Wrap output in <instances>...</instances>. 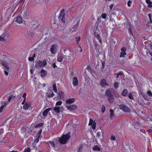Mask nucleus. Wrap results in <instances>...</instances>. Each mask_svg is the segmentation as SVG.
I'll use <instances>...</instances> for the list:
<instances>
[{
	"instance_id": "nucleus-31",
	"label": "nucleus",
	"mask_w": 152,
	"mask_h": 152,
	"mask_svg": "<svg viewBox=\"0 0 152 152\" xmlns=\"http://www.w3.org/2000/svg\"><path fill=\"white\" fill-rule=\"evenodd\" d=\"M101 111L102 113H104L105 110V107L104 105H101Z\"/></svg>"
},
{
	"instance_id": "nucleus-9",
	"label": "nucleus",
	"mask_w": 152,
	"mask_h": 152,
	"mask_svg": "<svg viewBox=\"0 0 152 152\" xmlns=\"http://www.w3.org/2000/svg\"><path fill=\"white\" fill-rule=\"evenodd\" d=\"M58 47V46L56 45H52L50 48V51L52 54H54L55 53V51L56 48Z\"/></svg>"
},
{
	"instance_id": "nucleus-46",
	"label": "nucleus",
	"mask_w": 152,
	"mask_h": 152,
	"mask_svg": "<svg viewBox=\"0 0 152 152\" xmlns=\"http://www.w3.org/2000/svg\"><path fill=\"white\" fill-rule=\"evenodd\" d=\"M31 151L30 149L28 148L24 150V152H30Z\"/></svg>"
},
{
	"instance_id": "nucleus-14",
	"label": "nucleus",
	"mask_w": 152,
	"mask_h": 152,
	"mask_svg": "<svg viewBox=\"0 0 152 152\" xmlns=\"http://www.w3.org/2000/svg\"><path fill=\"white\" fill-rule=\"evenodd\" d=\"M75 99L74 98L69 99L66 100V103L67 104L72 103L75 101Z\"/></svg>"
},
{
	"instance_id": "nucleus-44",
	"label": "nucleus",
	"mask_w": 152,
	"mask_h": 152,
	"mask_svg": "<svg viewBox=\"0 0 152 152\" xmlns=\"http://www.w3.org/2000/svg\"><path fill=\"white\" fill-rule=\"evenodd\" d=\"M132 3V1L130 0H129L127 3V5L129 7H130Z\"/></svg>"
},
{
	"instance_id": "nucleus-33",
	"label": "nucleus",
	"mask_w": 152,
	"mask_h": 152,
	"mask_svg": "<svg viewBox=\"0 0 152 152\" xmlns=\"http://www.w3.org/2000/svg\"><path fill=\"white\" fill-rule=\"evenodd\" d=\"M63 58V56H61L58 58L57 60L58 61L61 62L62 61Z\"/></svg>"
},
{
	"instance_id": "nucleus-22",
	"label": "nucleus",
	"mask_w": 152,
	"mask_h": 152,
	"mask_svg": "<svg viewBox=\"0 0 152 152\" xmlns=\"http://www.w3.org/2000/svg\"><path fill=\"white\" fill-rule=\"evenodd\" d=\"M34 35V34L33 32L29 31L27 32L26 36L27 37H32Z\"/></svg>"
},
{
	"instance_id": "nucleus-12",
	"label": "nucleus",
	"mask_w": 152,
	"mask_h": 152,
	"mask_svg": "<svg viewBox=\"0 0 152 152\" xmlns=\"http://www.w3.org/2000/svg\"><path fill=\"white\" fill-rule=\"evenodd\" d=\"M15 19V21L19 24L23 22V19L20 16H18Z\"/></svg>"
},
{
	"instance_id": "nucleus-58",
	"label": "nucleus",
	"mask_w": 152,
	"mask_h": 152,
	"mask_svg": "<svg viewBox=\"0 0 152 152\" xmlns=\"http://www.w3.org/2000/svg\"><path fill=\"white\" fill-rule=\"evenodd\" d=\"M76 39H77V42H79V41H80V37H76Z\"/></svg>"
},
{
	"instance_id": "nucleus-51",
	"label": "nucleus",
	"mask_w": 152,
	"mask_h": 152,
	"mask_svg": "<svg viewBox=\"0 0 152 152\" xmlns=\"http://www.w3.org/2000/svg\"><path fill=\"white\" fill-rule=\"evenodd\" d=\"M146 3L148 4H152V2H151L150 0H146Z\"/></svg>"
},
{
	"instance_id": "nucleus-25",
	"label": "nucleus",
	"mask_w": 152,
	"mask_h": 152,
	"mask_svg": "<svg viewBox=\"0 0 152 152\" xmlns=\"http://www.w3.org/2000/svg\"><path fill=\"white\" fill-rule=\"evenodd\" d=\"M47 143H48L49 145H50L52 147H55V143H54L53 141H50L48 142H47Z\"/></svg>"
},
{
	"instance_id": "nucleus-39",
	"label": "nucleus",
	"mask_w": 152,
	"mask_h": 152,
	"mask_svg": "<svg viewBox=\"0 0 152 152\" xmlns=\"http://www.w3.org/2000/svg\"><path fill=\"white\" fill-rule=\"evenodd\" d=\"M42 66H45L47 64V62L46 60H45L42 61Z\"/></svg>"
},
{
	"instance_id": "nucleus-56",
	"label": "nucleus",
	"mask_w": 152,
	"mask_h": 152,
	"mask_svg": "<svg viewBox=\"0 0 152 152\" xmlns=\"http://www.w3.org/2000/svg\"><path fill=\"white\" fill-rule=\"evenodd\" d=\"M39 138L38 137L36 138V139L34 141V142L36 143L38 142L39 141Z\"/></svg>"
},
{
	"instance_id": "nucleus-1",
	"label": "nucleus",
	"mask_w": 152,
	"mask_h": 152,
	"mask_svg": "<svg viewBox=\"0 0 152 152\" xmlns=\"http://www.w3.org/2000/svg\"><path fill=\"white\" fill-rule=\"evenodd\" d=\"M70 137V133H68L67 134L63 135L61 138H59L58 141L62 144H64Z\"/></svg>"
},
{
	"instance_id": "nucleus-26",
	"label": "nucleus",
	"mask_w": 152,
	"mask_h": 152,
	"mask_svg": "<svg viewBox=\"0 0 152 152\" xmlns=\"http://www.w3.org/2000/svg\"><path fill=\"white\" fill-rule=\"evenodd\" d=\"M80 22V19H79L77 20V23H76V25L73 28L75 30L77 28H78V26H79V23Z\"/></svg>"
},
{
	"instance_id": "nucleus-52",
	"label": "nucleus",
	"mask_w": 152,
	"mask_h": 152,
	"mask_svg": "<svg viewBox=\"0 0 152 152\" xmlns=\"http://www.w3.org/2000/svg\"><path fill=\"white\" fill-rule=\"evenodd\" d=\"M49 95H48V96L49 97H52L54 96V94L53 93V91H52V92Z\"/></svg>"
},
{
	"instance_id": "nucleus-48",
	"label": "nucleus",
	"mask_w": 152,
	"mask_h": 152,
	"mask_svg": "<svg viewBox=\"0 0 152 152\" xmlns=\"http://www.w3.org/2000/svg\"><path fill=\"white\" fill-rule=\"evenodd\" d=\"M116 138L115 136L113 135H112L111 138L110 140H115Z\"/></svg>"
},
{
	"instance_id": "nucleus-11",
	"label": "nucleus",
	"mask_w": 152,
	"mask_h": 152,
	"mask_svg": "<svg viewBox=\"0 0 152 152\" xmlns=\"http://www.w3.org/2000/svg\"><path fill=\"white\" fill-rule=\"evenodd\" d=\"M31 105V104L30 102H26L23 106V108L25 110H27Z\"/></svg>"
},
{
	"instance_id": "nucleus-19",
	"label": "nucleus",
	"mask_w": 152,
	"mask_h": 152,
	"mask_svg": "<svg viewBox=\"0 0 152 152\" xmlns=\"http://www.w3.org/2000/svg\"><path fill=\"white\" fill-rule=\"evenodd\" d=\"M94 36L95 37L99 40L100 43H101L102 42V39L101 37L99 36V35L95 32Z\"/></svg>"
},
{
	"instance_id": "nucleus-60",
	"label": "nucleus",
	"mask_w": 152,
	"mask_h": 152,
	"mask_svg": "<svg viewBox=\"0 0 152 152\" xmlns=\"http://www.w3.org/2000/svg\"><path fill=\"white\" fill-rule=\"evenodd\" d=\"M42 132V130L41 129H40L38 132L39 135L40 134H41V133Z\"/></svg>"
},
{
	"instance_id": "nucleus-32",
	"label": "nucleus",
	"mask_w": 152,
	"mask_h": 152,
	"mask_svg": "<svg viewBox=\"0 0 152 152\" xmlns=\"http://www.w3.org/2000/svg\"><path fill=\"white\" fill-rule=\"evenodd\" d=\"M43 125V123H39L37 124L36 125V126H35V128H37L39 127H40L42 126Z\"/></svg>"
},
{
	"instance_id": "nucleus-7",
	"label": "nucleus",
	"mask_w": 152,
	"mask_h": 152,
	"mask_svg": "<svg viewBox=\"0 0 152 152\" xmlns=\"http://www.w3.org/2000/svg\"><path fill=\"white\" fill-rule=\"evenodd\" d=\"M0 64H1L2 66L5 68V69L8 70L9 69V67L8 66V63L3 61V60H0Z\"/></svg>"
},
{
	"instance_id": "nucleus-38",
	"label": "nucleus",
	"mask_w": 152,
	"mask_h": 152,
	"mask_svg": "<svg viewBox=\"0 0 152 152\" xmlns=\"http://www.w3.org/2000/svg\"><path fill=\"white\" fill-rule=\"evenodd\" d=\"M126 50V48L125 47H123L121 49V52L126 53L125 52Z\"/></svg>"
},
{
	"instance_id": "nucleus-15",
	"label": "nucleus",
	"mask_w": 152,
	"mask_h": 152,
	"mask_svg": "<svg viewBox=\"0 0 152 152\" xmlns=\"http://www.w3.org/2000/svg\"><path fill=\"white\" fill-rule=\"evenodd\" d=\"M51 110V108H49L45 109L42 113V115L44 116H46L48 114L49 111Z\"/></svg>"
},
{
	"instance_id": "nucleus-35",
	"label": "nucleus",
	"mask_w": 152,
	"mask_h": 152,
	"mask_svg": "<svg viewBox=\"0 0 152 152\" xmlns=\"http://www.w3.org/2000/svg\"><path fill=\"white\" fill-rule=\"evenodd\" d=\"M126 55V53L121 52L120 53V57H124L125 55Z\"/></svg>"
},
{
	"instance_id": "nucleus-54",
	"label": "nucleus",
	"mask_w": 152,
	"mask_h": 152,
	"mask_svg": "<svg viewBox=\"0 0 152 152\" xmlns=\"http://www.w3.org/2000/svg\"><path fill=\"white\" fill-rule=\"evenodd\" d=\"M113 6H114V5L113 4H111L110 5L109 7H110V10H111L112 9Z\"/></svg>"
},
{
	"instance_id": "nucleus-55",
	"label": "nucleus",
	"mask_w": 152,
	"mask_h": 152,
	"mask_svg": "<svg viewBox=\"0 0 152 152\" xmlns=\"http://www.w3.org/2000/svg\"><path fill=\"white\" fill-rule=\"evenodd\" d=\"M100 134L99 132H97L96 133V137L99 138L100 136Z\"/></svg>"
},
{
	"instance_id": "nucleus-41",
	"label": "nucleus",
	"mask_w": 152,
	"mask_h": 152,
	"mask_svg": "<svg viewBox=\"0 0 152 152\" xmlns=\"http://www.w3.org/2000/svg\"><path fill=\"white\" fill-rule=\"evenodd\" d=\"M107 16V15L106 13H102L101 15V17L102 18L104 19H105Z\"/></svg>"
},
{
	"instance_id": "nucleus-57",
	"label": "nucleus",
	"mask_w": 152,
	"mask_h": 152,
	"mask_svg": "<svg viewBox=\"0 0 152 152\" xmlns=\"http://www.w3.org/2000/svg\"><path fill=\"white\" fill-rule=\"evenodd\" d=\"M52 65H53V67L54 68H55L57 67V66L56 65V64L55 63H53V64Z\"/></svg>"
},
{
	"instance_id": "nucleus-27",
	"label": "nucleus",
	"mask_w": 152,
	"mask_h": 152,
	"mask_svg": "<svg viewBox=\"0 0 152 152\" xmlns=\"http://www.w3.org/2000/svg\"><path fill=\"white\" fill-rule=\"evenodd\" d=\"M93 149L94 151H100V148L97 145L94 146L93 148Z\"/></svg>"
},
{
	"instance_id": "nucleus-20",
	"label": "nucleus",
	"mask_w": 152,
	"mask_h": 152,
	"mask_svg": "<svg viewBox=\"0 0 152 152\" xmlns=\"http://www.w3.org/2000/svg\"><path fill=\"white\" fill-rule=\"evenodd\" d=\"M73 84L75 86H76L78 84V81L76 77H74L73 78Z\"/></svg>"
},
{
	"instance_id": "nucleus-23",
	"label": "nucleus",
	"mask_w": 152,
	"mask_h": 152,
	"mask_svg": "<svg viewBox=\"0 0 152 152\" xmlns=\"http://www.w3.org/2000/svg\"><path fill=\"white\" fill-rule=\"evenodd\" d=\"M128 93V90L126 89H124L123 90L122 93V95L123 96H126Z\"/></svg>"
},
{
	"instance_id": "nucleus-5",
	"label": "nucleus",
	"mask_w": 152,
	"mask_h": 152,
	"mask_svg": "<svg viewBox=\"0 0 152 152\" xmlns=\"http://www.w3.org/2000/svg\"><path fill=\"white\" fill-rule=\"evenodd\" d=\"M113 89L111 88H108L105 91V95L107 97L113 96L112 94Z\"/></svg>"
},
{
	"instance_id": "nucleus-49",
	"label": "nucleus",
	"mask_w": 152,
	"mask_h": 152,
	"mask_svg": "<svg viewBox=\"0 0 152 152\" xmlns=\"http://www.w3.org/2000/svg\"><path fill=\"white\" fill-rule=\"evenodd\" d=\"M5 104H4L1 107H0V113L2 112V110H3L4 108L5 107Z\"/></svg>"
},
{
	"instance_id": "nucleus-2",
	"label": "nucleus",
	"mask_w": 152,
	"mask_h": 152,
	"mask_svg": "<svg viewBox=\"0 0 152 152\" xmlns=\"http://www.w3.org/2000/svg\"><path fill=\"white\" fill-rule=\"evenodd\" d=\"M64 9H62L59 13L58 16V19L62 21L64 23H65V13Z\"/></svg>"
},
{
	"instance_id": "nucleus-45",
	"label": "nucleus",
	"mask_w": 152,
	"mask_h": 152,
	"mask_svg": "<svg viewBox=\"0 0 152 152\" xmlns=\"http://www.w3.org/2000/svg\"><path fill=\"white\" fill-rule=\"evenodd\" d=\"M102 68L104 69V66L105 65V62L104 61H102Z\"/></svg>"
},
{
	"instance_id": "nucleus-4",
	"label": "nucleus",
	"mask_w": 152,
	"mask_h": 152,
	"mask_svg": "<svg viewBox=\"0 0 152 152\" xmlns=\"http://www.w3.org/2000/svg\"><path fill=\"white\" fill-rule=\"evenodd\" d=\"M52 111L53 113H58L63 110V107H57L51 108Z\"/></svg>"
},
{
	"instance_id": "nucleus-13",
	"label": "nucleus",
	"mask_w": 152,
	"mask_h": 152,
	"mask_svg": "<svg viewBox=\"0 0 152 152\" xmlns=\"http://www.w3.org/2000/svg\"><path fill=\"white\" fill-rule=\"evenodd\" d=\"M3 129H0V143H1L2 142L4 143L5 142V141L4 140V139L2 138V135L1 134L3 133Z\"/></svg>"
},
{
	"instance_id": "nucleus-30",
	"label": "nucleus",
	"mask_w": 152,
	"mask_h": 152,
	"mask_svg": "<svg viewBox=\"0 0 152 152\" xmlns=\"http://www.w3.org/2000/svg\"><path fill=\"white\" fill-rule=\"evenodd\" d=\"M53 90L55 92H56L57 91V89L56 83L53 84Z\"/></svg>"
},
{
	"instance_id": "nucleus-24",
	"label": "nucleus",
	"mask_w": 152,
	"mask_h": 152,
	"mask_svg": "<svg viewBox=\"0 0 152 152\" xmlns=\"http://www.w3.org/2000/svg\"><path fill=\"white\" fill-rule=\"evenodd\" d=\"M58 95L60 97L61 99H63L64 98V93L62 91H60L58 93Z\"/></svg>"
},
{
	"instance_id": "nucleus-6",
	"label": "nucleus",
	"mask_w": 152,
	"mask_h": 152,
	"mask_svg": "<svg viewBox=\"0 0 152 152\" xmlns=\"http://www.w3.org/2000/svg\"><path fill=\"white\" fill-rule=\"evenodd\" d=\"M99 83L100 85L102 87L109 85L106 80L104 79H101Z\"/></svg>"
},
{
	"instance_id": "nucleus-64",
	"label": "nucleus",
	"mask_w": 152,
	"mask_h": 152,
	"mask_svg": "<svg viewBox=\"0 0 152 152\" xmlns=\"http://www.w3.org/2000/svg\"><path fill=\"white\" fill-rule=\"evenodd\" d=\"M33 69H30V72L31 74L33 73Z\"/></svg>"
},
{
	"instance_id": "nucleus-18",
	"label": "nucleus",
	"mask_w": 152,
	"mask_h": 152,
	"mask_svg": "<svg viewBox=\"0 0 152 152\" xmlns=\"http://www.w3.org/2000/svg\"><path fill=\"white\" fill-rule=\"evenodd\" d=\"M107 99L110 103L111 104H112L114 101V99L113 96H111L108 97Z\"/></svg>"
},
{
	"instance_id": "nucleus-50",
	"label": "nucleus",
	"mask_w": 152,
	"mask_h": 152,
	"mask_svg": "<svg viewBox=\"0 0 152 152\" xmlns=\"http://www.w3.org/2000/svg\"><path fill=\"white\" fill-rule=\"evenodd\" d=\"M117 75L119 76H122L123 75V72L122 71L119 72L118 73L116 74Z\"/></svg>"
},
{
	"instance_id": "nucleus-36",
	"label": "nucleus",
	"mask_w": 152,
	"mask_h": 152,
	"mask_svg": "<svg viewBox=\"0 0 152 152\" xmlns=\"http://www.w3.org/2000/svg\"><path fill=\"white\" fill-rule=\"evenodd\" d=\"M148 15L150 20V21H149V22L151 23H152V20L151 18V15L150 14H148Z\"/></svg>"
},
{
	"instance_id": "nucleus-63",
	"label": "nucleus",
	"mask_w": 152,
	"mask_h": 152,
	"mask_svg": "<svg viewBox=\"0 0 152 152\" xmlns=\"http://www.w3.org/2000/svg\"><path fill=\"white\" fill-rule=\"evenodd\" d=\"M149 54L152 56V52L149 51H148Z\"/></svg>"
},
{
	"instance_id": "nucleus-16",
	"label": "nucleus",
	"mask_w": 152,
	"mask_h": 152,
	"mask_svg": "<svg viewBox=\"0 0 152 152\" xmlns=\"http://www.w3.org/2000/svg\"><path fill=\"white\" fill-rule=\"evenodd\" d=\"M47 74V72L45 70L42 69L40 73L41 76L42 77H44Z\"/></svg>"
},
{
	"instance_id": "nucleus-17",
	"label": "nucleus",
	"mask_w": 152,
	"mask_h": 152,
	"mask_svg": "<svg viewBox=\"0 0 152 152\" xmlns=\"http://www.w3.org/2000/svg\"><path fill=\"white\" fill-rule=\"evenodd\" d=\"M110 114L109 116L110 118V119H112L114 116V111L111 109H110Z\"/></svg>"
},
{
	"instance_id": "nucleus-61",
	"label": "nucleus",
	"mask_w": 152,
	"mask_h": 152,
	"mask_svg": "<svg viewBox=\"0 0 152 152\" xmlns=\"http://www.w3.org/2000/svg\"><path fill=\"white\" fill-rule=\"evenodd\" d=\"M4 72L5 74V75H8V73L7 71L4 70Z\"/></svg>"
},
{
	"instance_id": "nucleus-10",
	"label": "nucleus",
	"mask_w": 152,
	"mask_h": 152,
	"mask_svg": "<svg viewBox=\"0 0 152 152\" xmlns=\"http://www.w3.org/2000/svg\"><path fill=\"white\" fill-rule=\"evenodd\" d=\"M66 107L67 109L70 110V111H72L76 109L77 108V106L76 105L74 104L70 106L66 105Z\"/></svg>"
},
{
	"instance_id": "nucleus-42",
	"label": "nucleus",
	"mask_w": 152,
	"mask_h": 152,
	"mask_svg": "<svg viewBox=\"0 0 152 152\" xmlns=\"http://www.w3.org/2000/svg\"><path fill=\"white\" fill-rule=\"evenodd\" d=\"M62 102L61 101H59L57 102L56 104V106H57L59 105L60 106Z\"/></svg>"
},
{
	"instance_id": "nucleus-28",
	"label": "nucleus",
	"mask_w": 152,
	"mask_h": 152,
	"mask_svg": "<svg viewBox=\"0 0 152 152\" xmlns=\"http://www.w3.org/2000/svg\"><path fill=\"white\" fill-rule=\"evenodd\" d=\"M35 57V54L34 53L32 57H29L28 59L30 61H33L34 60V58Z\"/></svg>"
},
{
	"instance_id": "nucleus-34",
	"label": "nucleus",
	"mask_w": 152,
	"mask_h": 152,
	"mask_svg": "<svg viewBox=\"0 0 152 152\" xmlns=\"http://www.w3.org/2000/svg\"><path fill=\"white\" fill-rule=\"evenodd\" d=\"M129 98L130 99H134L133 96L132 95V93H130L128 95Z\"/></svg>"
},
{
	"instance_id": "nucleus-62",
	"label": "nucleus",
	"mask_w": 152,
	"mask_h": 152,
	"mask_svg": "<svg viewBox=\"0 0 152 152\" xmlns=\"http://www.w3.org/2000/svg\"><path fill=\"white\" fill-rule=\"evenodd\" d=\"M148 7H149V8H151L152 7V5H151V4H149L148 5Z\"/></svg>"
},
{
	"instance_id": "nucleus-21",
	"label": "nucleus",
	"mask_w": 152,
	"mask_h": 152,
	"mask_svg": "<svg viewBox=\"0 0 152 152\" xmlns=\"http://www.w3.org/2000/svg\"><path fill=\"white\" fill-rule=\"evenodd\" d=\"M36 67L37 68L42 67V61H38L36 65Z\"/></svg>"
},
{
	"instance_id": "nucleus-8",
	"label": "nucleus",
	"mask_w": 152,
	"mask_h": 152,
	"mask_svg": "<svg viewBox=\"0 0 152 152\" xmlns=\"http://www.w3.org/2000/svg\"><path fill=\"white\" fill-rule=\"evenodd\" d=\"M88 125L89 126L92 125V128L94 129H95L96 123H95V121L94 122L93 120L92 119H90Z\"/></svg>"
},
{
	"instance_id": "nucleus-29",
	"label": "nucleus",
	"mask_w": 152,
	"mask_h": 152,
	"mask_svg": "<svg viewBox=\"0 0 152 152\" xmlns=\"http://www.w3.org/2000/svg\"><path fill=\"white\" fill-rule=\"evenodd\" d=\"M44 0H35V2L36 3L42 4L43 3Z\"/></svg>"
},
{
	"instance_id": "nucleus-3",
	"label": "nucleus",
	"mask_w": 152,
	"mask_h": 152,
	"mask_svg": "<svg viewBox=\"0 0 152 152\" xmlns=\"http://www.w3.org/2000/svg\"><path fill=\"white\" fill-rule=\"evenodd\" d=\"M120 108L125 112H129L130 111V109L126 105L124 104L119 105Z\"/></svg>"
},
{
	"instance_id": "nucleus-37",
	"label": "nucleus",
	"mask_w": 152,
	"mask_h": 152,
	"mask_svg": "<svg viewBox=\"0 0 152 152\" xmlns=\"http://www.w3.org/2000/svg\"><path fill=\"white\" fill-rule=\"evenodd\" d=\"M118 83L117 82H115L114 83V88L115 89L117 88L118 87Z\"/></svg>"
},
{
	"instance_id": "nucleus-53",
	"label": "nucleus",
	"mask_w": 152,
	"mask_h": 152,
	"mask_svg": "<svg viewBox=\"0 0 152 152\" xmlns=\"http://www.w3.org/2000/svg\"><path fill=\"white\" fill-rule=\"evenodd\" d=\"M12 96H9L7 102H10V100L12 99Z\"/></svg>"
},
{
	"instance_id": "nucleus-40",
	"label": "nucleus",
	"mask_w": 152,
	"mask_h": 152,
	"mask_svg": "<svg viewBox=\"0 0 152 152\" xmlns=\"http://www.w3.org/2000/svg\"><path fill=\"white\" fill-rule=\"evenodd\" d=\"M2 36H3V35ZM4 37V36H0V41L2 42H4L5 41V40Z\"/></svg>"
},
{
	"instance_id": "nucleus-43",
	"label": "nucleus",
	"mask_w": 152,
	"mask_h": 152,
	"mask_svg": "<svg viewBox=\"0 0 152 152\" xmlns=\"http://www.w3.org/2000/svg\"><path fill=\"white\" fill-rule=\"evenodd\" d=\"M127 24V27L128 28V31L129 32V33H131V26L129 24Z\"/></svg>"
},
{
	"instance_id": "nucleus-47",
	"label": "nucleus",
	"mask_w": 152,
	"mask_h": 152,
	"mask_svg": "<svg viewBox=\"0 0 152 152\" xmlns=\"http://www.w3.org/2000/svg\"><path fill=\"white\" fill-rule=\"evenodd\" d=\"M147 93L149 96H152V93L151 91H148L147 92Z\"/></svg>"
},
{
	"instance_id": "nucleus-59",
	"label": "nucleus",
	"mask_w": 152,
	"mask_h": 152,
	"mask_svg": "<svg viewBox=\"0 0 152 152\" xmlns=\"http://www.w3.org/2000/svg\"><path fill=\"white\" fill-rule=\"evenodd\" d=\"M26 93H24L23 95V98H26Z\"/></svg>"
}]
</instances>
